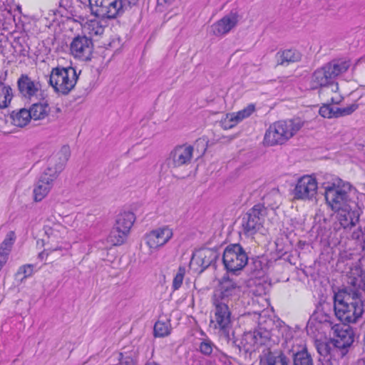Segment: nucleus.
<instances>
[{
  "mask_svg": "<svg viewBox=\"0 0 365 365\" xmlns=\"http://www.w3.org/2000/svg\"><path fill=\"white\" fill-rule=\"evenodd\" d=\"M280 65L298 63L302 60L301 53L296 49H286L278 53Z\"/></svg>",
  "mask_w": 365,
  "mask_h": 365,
  "instance_id": "obj_30",
  "label": "nucleus"
},
{
  "mask_svg": "<svg viewBox=\"0 0 365 365\" xmlns=\"http://www.w3.org/2000/svg\"><path fill=\"white\" fill-rule=\"evenodd\" d=\"M83 29L85 33L91 36L101 34L103 32V28L96 19L84 22L83 24Z\"/></svg>",
  "mask_w": 365,
  "mask_h": 365,
  "instance_id": "obj_36",
  "label": "nucleus"
},
{
  "mask_svg": "<svg viewBox=\"0 0 365 365\" xmlns=\"http://www.w3.org/2000/svg\"><path fill=\"white\" fill-rule=\"evenodd\" d=\"M217 258V252L212 249L196 250L190 262V267L195 272L201 273L210 266Z\"/></svg>",
  "mask_w": 365,
  "mask_h": 365,
  "instance_id": "obj_16",
  "label": "nucleus"
},
{
  "mask_svg": "<svg viewBox=\"0 0 365 365\" xmlns=\"http://www.w3.org/2000/svg\"><path fill=\"white\" fill-rule=\"evenodd\" d=\"M223 263L226 269L235 272L243 269L247 263V256L237 244L227 246L223 253Z\"/></svg>",
  "mask_w": 365,
  "mask_h": 365,
  "instance_id": "obj_11",
  "label": "nucleus"
},
{
  "mask_svg": "<svg viewBox=\"0 0 365 365\" xmlns=\"http://www.w3.org/2000/svg\"><path fill=\"white\" fill-rule=\"evenodd\" d=\"M255 111V106L249 104L242 109L227 113L220 120V126L224 130H230L237 126L240 122L250 117Z\"/></svg>",
  "mask_w": 365,
  "mask_h": 365,
  "instance_id": "obj_17",
  "label": "nucleus"
},
{
  "mask_svg": "<svg viewBox=\"0 0 365 365\" xmlns=\"http://www.w3.org/2000/svg\"><path fill=\"white\" fill-rule=\"evenodd\" d=\"M52 187L38 180L32 191V199L34 202H40L47 197Z\"/></svg>",
  "mask_w": 365,
  "mask_h": 365,
  "instance_id": "obj_28",
  "label": "nucleus"
},
{
  "mask_svg": "<svg viewBox=\"0 0 365 365\" xmlns=\"http://www.w3.org/2000/svg\"><path fill=\"white\" fill-rule=\"evenodd\" d=\"M331 337L330 342L319 341L317 344L319 353L322 356L331 354L332 346L341 351L344 356L346 350L354 341L352 330L345 325L336 324L331 327Z\"/></svg>",
  "mask_w": 365,
  "mask_h": 365,
  "instance_id": "obj_3",
  "label": "nucleus"
},
{
  "mask_svg": "<svg viewBox=\"0 0 365 365\" xmlns=\"http://www.w3.org/2000/svg\"><path fill=\"white\" fill-rule=\"evenodd\" d=\"M239 16L236 14H230L217 21L212 26V31L216 36H223L236 26Z\"/></svg>",
  "mask_w": 365,
  "mask_h": 365,
  "instance_id": "obj_21",
  "label": "nucleus"
},
{
  "mask_svg": "<svg viewBox=\"0 0 365 365\" xmlns=\"http://www.w3.org/2000/svg\"><path fill=\"white\" fill-rule=\"evenodd\" d=\"M302 126L303 123L299 119L274 122L265 131L263 144L266 146L282 145L292 138Z\"/></svg>",
  "mask_w": 365,
  "mask_h": 365,
  "instance_id": "obj_2",
  "label": "nucleus"
},
{
  "mask_svg": "<svg viewBox=\"0 0 365 365\" xmlns=\"http://www.w3.org/2000/svg\"><path fill=\"white\" fill-rule=\"evenodd\" d=\"M213 344L210 341L205 340L200 345V351L205 355H209L212 352Z\"/></svg>",
  "mask_w": 365,
  "mask_h": 365,
  "instance_id": "obj_40",
  "label": "nucleus"
},
{
  "mask_svg": "<svg viewBox=\"0 0 365 365\" xmlns=\"http://www.w3.org/2000/svg\"><path fill=\"white\" fill-rule=\"evenodd\" d=\"M91 13L102 19H115L123 10L122 0H89Z\"/></svg>",
  "mask_w": 365,
  "mask_h": 365,
  "instance_id": "obj_10",
  "label": "nucleus"
},
{
  "mask_svg": "<svg viewBox=\"0 0 365 365\" xmlns=\"http://www.w3.org/2000/svg\"><path fill=\"white\" fill-rule=\"evenodd\" d=\"M352 186L347 182L341 180L327 185L324 190L326 203L334 212L345 207L351 202H355L350 198Z\"/></svg>",
  "mask_w": 365,
  "mask_h": 365,
  "instance_id": "obj_4",
  "label": "nucleus"
},
{
  "mask_svg": "<svg viewBox=\"0 0 365 365\" xmlns=\"http://www.w3.org/2000/svg\"><path fill=\"white\" fill-rule=\"evenodd\" d=\"M262 363L264 365H289V360L281 352H269Z\"/></svg>",
  "mask_w": 365,
  "mask_h": 365,
  "instance_id": "obj_31",
  "label": "nucleus"
},
{
  "mask_svg": "<svg viewBox=\"0 0 365 365\" xmlns=\"http://www.w3.org/2000/svg\"><path fill=\"white\" fill-rule=\"evenodd\" d=\"M18 85L20 92L25 96H34L38 89V84L27 76H21Z\"/></svg>",
  "mask_w": 365,
  "mask_h": 365,
  "instance_id": "obj_26",
  "label": "nucleus"
},
{
  "mask_svg": "<svg viewBox=\"0 0 365 365\" xmlns=\"http://www.w3.org/2000/svg\"><path fill=\"white\" fill-rule=\"evenodd\" d=\"M24 274V277L31 276L33 274L34 268L31 265H25L20 269Z\"/></svg>",
  "mask_w": 365,
  "mask_h": 365,
  "instance_id": "obj_41",
  "label": "nucleus"
},
{
  "mask_svg": "<svg viewBox=\"0 0 365 365\" xmlns=\"http://www.w3.org/2000/svg\"><path fill=\"white\" fill-rule=\"evenodd\" d=\"M32 119L43 120L46 118L51 112V108L46 101L34 104L29 109Z\"/></svg>",
  "mask_w": 365,
  "mask_h": 365,
  "instance_id": "obj_24",
  "label": "nucleus"
},
{
  "mask_svg": "<svg viewBox=\"0 0 365 365\" xmlns=\"http://www.w3.org/2000/svg\"><path fill=\"white\" fill-rule=\"evenodd\" d=\"M331 103H327L324 102V103L319 108V113L322 117L332 118L340 115H349L354 112L358 108V106L356 103H352L343 108H334L331 106Z\"/></svg>",
  "mask_w": 365,
  "mask_h": 365,
  "instance_id": "obj_22",
  "label": "nucleus"
},
{
  "mask_svg": "<svg viewBox=\"0 0 365 365\" xmlns=\"http://www.w3.org/2000/svg\"><path fill=\"white\" fill-rule=\"evenodd\" d=\"M318 190L317 180L311 175L300 178L294 190V198L302 200H309L314 198Z\"/></svg>",
  "mask_w": 365,
  "mask_h": 365,
  "instance_id": "obj_15",
  "label": "nucleus"
},
{
  "mask_svg": "<svg viewBox=\"0 0 365 365\" xmlns=\"http://www.w3.org/2000/svg\"><path fill=\"white\" fill-rule=\"evenodd\" d=\"M62 168L61 165H53L52 163L46 168L39 178V180L53 187V182L57 178Z\"/></svg>",
  "mask_w": 365,
  "mask_h": 365,
  "instance_id": "obj_27",
  "label": "nucleus"
},
{
  "mask_svg": "<svg viewBox=\"0 0 365 365\" xmlns=\"http://www.w3.org/2000/svg\"><path fill=\"white\" fill-rule=\"evenodd\" d=\"M71 51L77 58L89 60L93 52V43L86 37H77L71 44Z\"/></svg>",
  "mask_w": 365,
  "mask_h": 365,
  "instance_id": "obj_20",
  "label": "nucleus"
},
{
  "mask_svg": "<svg viewBox=\"0 0 365 365\" xmlns=\"http://www.w3.org/2000/svg\"><path fill=\"white\" fill-rule=\"evenodd\" d=\"M171 331V326L169 320H159L154 327V334L158 337L168 336Z\"/></svg>",
  "mask_w": 365,
  "mask_h": 365,
  "instance_id": "obj_35",
  "label": "nucleus"
},
{
  "mask_svg": "<svg viewBox=\"0 0 365 365\" xmlns=\"http://www.w3.org/2000/svg\"><path fill=\"white\" fill-rule=\"evenodd\" d=\"M135 220V215L131 212H124L118 215L114 226L130 233Z\"/></svg>",
  "mask_w": 365,
  "mask_h": 365,
  "instance_id": "obj_25",
  "label": "nucleus"
},
{
  "mask_svg": "<svg viewBox=\"0 0 365 365\" xmlns=\"http://www.w3.org/2000/svg\"><path fill=\"white\" fill-rule=\"evenodd\" d=\"M16 236L14 231H9L5 236L4 240L0 245V252L9 256Z\"/></svg>",
  "mask_w": 365,
  "mask_h": 365,
  "instance_id": "obj_34",
  "label": "nucleus"
},
{
  "mask_svg": "<svg viewBox=\"0 0 365 365\" xmlns=\"http://www.w3.org/2000/svg\"><path fill=\"white\" fill-rule=\"evenodd\" d=\"M135 361L130 358H123L120 361L121 365H134Z\"/></svg>",
  "mask_w": 365,
  "mask_h": 365,
  "instance_id": "obj_42",
  "label": "nucleus"
},
{
  "mask_svg": "<svg viewBox=\"0 0 365 365\" xmlns=\"http://www.w3.org/2000/svg\"><path fill=\"white\" fill-rule=\"evenodd\" d=\"M319 96L327 103L339 104L344 96V91L338 82L333 81L319 89Z\"/></svg>",
  "mask_w": 365,
  "mask_h": 365,
  "instance_id": "obj_18",
  "label": "nucleus"
},
{
  "mask_svg": "<svg viewBox=\"0 0 365 365\" xmlns=\"http://www.w3.org/2000/svg\"><path fill=\"white\" fill-rule=\"evenodd\" d=\"M240 293V287L235 282L228 279H225L220 283L219 289L215 294V303L228 302L237 298Z\"/></svg>",
  "mask_w": 365,
  "mask_h": 365,
  "instance_id": "obj_19",
  "label": "nucleus"
},
{
  "mask_svg": "<svg viewBox=\"0 0 365 365\" xmlns=\"http://www.w3.org/2000/svg\"><path fill=\"white\" fill-rule=\"evenodd\" d=\"M345 63H327L317 69L312 75L310 84L312 88H322L334 81V78L347 70Z\"/></svg>",
  "mask_w": 365,
  "mask_h": 365,
  "instance_id": "obj_9",
  "label": "nucleus"
},
{
  "mask_svg": "<svg viewBox=\"0 0 365 365\" xmlns=\"http://www.w3.org/2000/svg\"><path fill=\"white\" fill-rule=\"evenodd\" d=\"M173 236L174 230L170 225L155 227L144 235L142 247L148 253H154L166 245Z\"/></svg>",
  "mask_w": 365,
  "mask_h": 365,
  "instance_id": "obj_7",
  "label": "nucleus"
},
{
  "mask_svg": "<svg viewBox=\"0 0 365 365\" xmlns=\"http://www.w3.org/2000/svg\"><path fill=\"white\" fill-rule=\"evenodd\" d=\"M159 5L170 4L174 0H158Z\"/></svg>",
  "mask_w": 365,
  "mask_h": 365,
  "instance_id": "obj_43",
  "label": "nucleus"
},
{
  "mask_svg": "<svg viewBox=\"0 0 365 365\" xmlns=\"http://www.w3.org/2000/svg\"><path fill=\"white\" fill-rule=\"evenodd\" d=\"M185 274V268H179L178 272L176 273L173 282V287L175 289H178L180 287L182 284L184 276Z\"/></svg>",
  "mask_w": 365,
  "mask_h": 365,
  "instance_id": "obj_39",
  "label": "nucleus"
},
{
  "mask_svg": "<svg viewBox=\"0 0 365 365\" xmlns=\"http://www.w3.org/2000/svg\"><path fill=\"white\" fill-rule=\"evenodd\" d=\"M128 235V232L114 226L108 237V240L113 245H120L126 241Z\"/></svg>",
  "mask_w": 365,
  "mask_h": 365,
  "instance_id": "obj_32",
  "label": "nucleus"
},
{
  "mask_svg": "<svg viewBox=\"0 0 365 365\" xmlns=\"http://www.w3.org/2000/svg\"><path fill=\"white\" fill-rule=\"evenodd\" d=\"M339 227H336L335 230L339 229L351 230L356 225L359 221L361 215V209L358 204L351 202L344 208L335 212Z\"/></svg>",
  "mask_w": 365,
  "mask_h": 365,
  "instance_id": "obj_14",
  "label": "nucleus"
},
{
  "mask_svg": "<svg viewBox=\"0 0 365 365\" xmlns=\"http://www.w3.org/2000/svg\"><path fill=\"white\" fill-rule=\"evenodd\" d=\"M193 152V147L187 143L175 146L167 160L168 167L172 170H178L187 166L191 163Z\"/></svg>",
  "mask_w": 365,
  "mask_h": 365,
  "instance_id": "obj_13",
  "label": "nucleus"
},
{
  "mask_svg": "<svg viewBox=\"0 0 365 365\" xmlns=\"http://www.w3.org/2000/svg\"><path fill=\"white\" fill-rule=\"evenodd\" d=\"M215 308L211 317L210 327L223 334H227L231 328V312L229 307L223 302L215 303Z\"/></svg>",
  "mask_w": 365,
  "mask_h": 365,
  "instance_id": "obj_12",
  "label": "nucleus"
},
{
  "mask_svg": "<svg viewBox=\"0 0 365 365\" xmlns=\"http://www.w3.org/2000/svg\"><path fill=\"white\" fill-rule=\"evenodd\" d=\"M78 80L76 70L72 67H56L52 69L49 82L56 91L68 93L75 87Z\"/></svg>",
  "mask_w": 365,
  "mask_h": 365,
  "instance_id": "obj_8",
  "label": "nucleus"
},
{
  "mask_svg": "<svg viewBox=\"0 0 365 365\" xmlns=\"http://www.w3.org/2000/svg\"><path fill=\"white\" fill-rule=\"evenodd\" d=\"M324 327H329V317L317 311L310 317L307 324V331L314 334Z\"/></svg>",
  "mask_w": 365,
  "mask_h": 365,
  "instance_id": "obj_23",
  "label": "nucleus"
},
{
  "mask_svg": "<svg viewBox=\"0 0 365 365\" xmlns=\"http://www.w3.org/2000/svg\"><path fill=\"white\" fill-rule=\"evenodd\" d=\"M14 97L11 88L6 84L0 83V109L9 107Z\"/></svg>",
  "mask_w": 365,
  "mask_h": 365,
  "instance_id": "obj_33",
  "label": "nucleus"
},
{
  "mask_svg": "<svg viewBox=\"0 0 365 365\" xmlns=\"http://www.w3.org/2000/svg\"><path fill=\"white\" fill-rule=\"evenodd\" d=\"M11 118V123L18 127L26 125L30 122L31 119H32L30 110L24 108L12 112Z\"/></svg>",
  "mask_w": 365,
  "mask_h": 365,
  "instance_id": "obj_29",
  "label": "nucleus"
},
{
  "mask_svg": "<svg viewBox=\"0 0 365 365\" xmlns=\"http://www.w3.org/2000/svg\"><path fill=\"white\" fill-rule=\"evenodd\" d=\"M355 291L339 290L334 296V310L336 317L344 323H353L360 318L363 307L359 288L362 283L361 277L351 279L349 282Z\"/></svg>",
  "mask_w": 365,
  "mask_h": 365,
  "instance_id": "obj_1",
  "label": "nucleus"
},
{
  "mask_svg": "<svg viewBox=\"0 0 365 365\" xmlns=\"http://www.w3.org/2000/svg\"><path fill=\"white\" fill-rule=\"evenodd\" d=\"M266 210H253L249 214L245 229L255 240L262 241L269 234L270 220Z\"/></svg>",
  "mask_w": 365,
  "mask_h": 365,
  "instance_id": "obj_6",
  "label": "nucleus"
},
{
  "mask_svg": "<svg viewBox=\"0 0 365 365\" xmlns=\"http://www.w3.org/2000/svg\"><path fill=\"white\" fill-rule=\"evenodd\" d=\"M44 231L46 236V239L43 240L45 249L41 255L52 259L63 250L68 230L60 223H53L51 226H46Z\"/></svg>",
  "mask_w": 365,
  "mask_h": 365,
  "instance_id": "obj_5",
  "label": "nucleus"
},
{
  "mask_svg": "<svg viewBox=\"0 0 365 365\" xmlns=\"http://www.w3.org/2000/svg\"><path fill=\"white\" fill-rule=\"evenodd\" d=\"M244 340L246 341L247 344H250V346H254L256 344H262L265 342V337H263L262 334L258 331H255L254 332H248L245 334Z\"/></svg>",
  "mask_w": 365,
  "mask_h": 365,
  "instance_id": "obj_37",
  "label": "nucleus"
},
{
  "mask_svg": "<svg viewBox=\"0 0 365 365\" xmlns=\"http://www.w3.org/2000/svg\"><path fill=\"white\" fill-rule=\"evenodd\" d=\"M294 365H312V360L306 351H302L295 354Z\"/></svg>",
  "mask_w": 365,
  "mask_h": 365,
  "instance_id": "obj_38",
  "label": "nucleus"
}]
</instances>
